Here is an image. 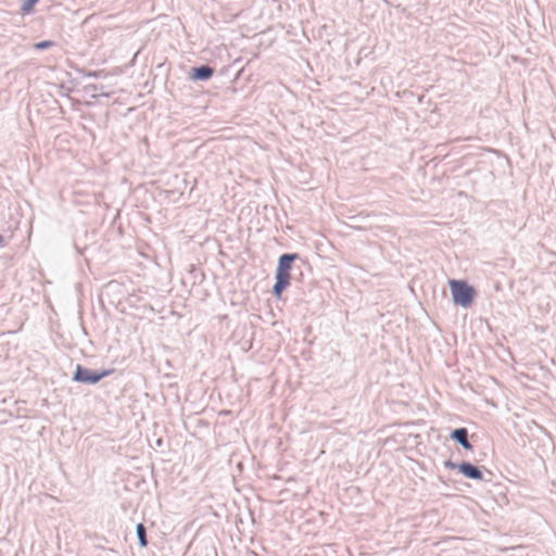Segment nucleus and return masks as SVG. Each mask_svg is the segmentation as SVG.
I'll return each instance as SVG.
<instances>
[{"mask_svg": "<svg viewBox=\"0 0 556 556\" xmlns=\"http://www.w3.org/2000/svg\"><path fill=\"white\" fill-rule=\"evenodd\" d=\"M448 286L451 288L452 299L455 304L463 307L471 306L477 292L473 287L469 286L464 280L450 279Z\"/></svg>", "mask_w": 556, "mask_h": 556, "instance_id": "nucleus-1", "label": "nucleus"}, {"mask_svg": "<svg viewBox=\"0 0 556 556\" xmlns=\"http://www.w3.org/2000/svg\"><path fill=\"white\" fill-rule=\"evenodd\" d=\"M111 371L104 370L101 372L92 371L90 369H86L83 366L78 365L76 367V371L74 375V380L85 383H97L102 378L108 376Z\"/></svg>", "mask_w": 556, "mask_h": 556, "instance_id": "nucleus-2", "label": "nucleus"}, {"mask_svg": "<svg viewBox=\"0 0 556 556\" xmlns=\"http://www.w3.org/2000/svg\"><path fill=\"white\" fill-rule=\"evenodd\" d=\"M290 271L277 270L276 271V283L274 286V293L279 299L283 290L290 285Z\"/></svg>", "mask_w": 556, "mask_h": 556, "instance_id": "nucleus-3", "label": "nucleus"}, {"mask_svg": "<svg viewBox=\"0 0 556 556\" xmlns=\"http://www.w3.org/2000/svg\"><path fill=\"white\" fill-rule=\"evenodd\" d=\"M457 468L467 478H471V479H476V480L483 479L482 472L476 466H473L469 463H462L457 466Z\"/></svg>", "mask_w": 556, "mask_h": 556, "instance_id": "nucleus-4", "label": "nucleus"}, {"mask_svg": "<svg viewBox=\"0 0 556 556\" xmlns=\"http://www.w3.org/2000/svg\"><path fill=\"white\" fill-rule=\"evenodd\" d=\"M468 432H467V429L466 428H459V429H456L452 432L451 437L453 439H455L456 441H458L462 446L468 451H471L472 450V445L471 443L468 441Z\"/></svg>", "mask_w": 556, "mask_h": 556, "instance_id": "nucleus-5", "label": "nucleus"}, {"mask_svg": "<svg viewBox=\"0 0 556 556\" xmlns=\"http://www.w3.org/2000/svg\"><path fill=\"white\" fill-rule=\"evenodd\" d=\"M214 73L210 66H200L192 70V79H208Z\"/></svg>", "mask_w": 556, "mask_h": 556, "instance_id": "nucleus-6", "label": "nucleus"}, {"mask_svg": "<svg viewBox=\"0 0 556 556\" xmlns=\"http://www.w3.org/2000/svg\"><path fill=\"white\" fill-rule=\"evenodd\" d=\"M296 255L294 254H283L279 258L277 270H291L292 262L295 260Z\"/></svg>", "mask_w": 556, "mask_h": 556, "instance_id": "nucleus-7", "label": "nucleus"}, {"mask_svg": "<svg viewBox=\"0 0 556 556\" xmlns=\"http://www.w3.org/2000/svg\"><path fill=\"white\" fill-rule=\"evenodd\" d=\"M137 534H138V539H139L140 545L142 547H146L147 544H148V541H147L146 528H144L143 523H138L137 525Z\"/></svg>", "mask_w": 556, "mask_h": 556, "instance_id": "nucleus-8", "label": "nucleus"}, {"mask_svg": "<svg viewBox=\"0 0 556 556\" xmlns=\"http://www.w3.org/2000/svg\"><path fill=\"white\" fill-rule=\"evenodd\" d=\"M53 43L51 41H40V42L35 45V48L38 49V50H42V49L51 47Z\"/></svg>", "mask_w": 556, "mask_h": 556, "instance_id": "nucleus-9", "label": "nucleus"}, {"mask_svg": "<svg viewBox=\"0 0 556 556\" xmlns=\"http://www.w3.org/2000/svg\"><path fill=\"white\" fill-rule=\"evenodd\" d=\"M445 466H446V467H450V468H454V467H456V466H455L453 463H451V462H446V463H445Z\"/></svg>", "mask_w": 556, "mask_h": 556, "instance_id": "nucleus-10", "label": "nucleus"}]
</instances>
